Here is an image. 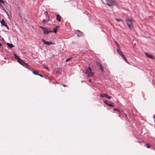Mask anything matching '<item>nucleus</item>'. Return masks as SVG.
Listing matches in <instances>:
<instances>
[{"mask_svg": "<svg viewBox=\"0 0 155 155\" xmlns=\"http://www.w3.org/2000/svg\"><path fill=\"white\" fill-rule=\"evenodd\" d=\"M88 81L89 82H91V80L90 79H89Z\"/></svg>", "mask_w": 155, "mask_h": 155, "instance_id": "obj_33", "label": "nucleus"}, {"mask_svg": "<svg viewBox=\"0 0 155 155\" xmlns=\"http://www.w3.org/2000/svg\"><path fill=\"white\" fill-rule=\"evenodd\" d=\"M124 114L125 116V117H127V115L126 114Z\"/></svg>", "mask_w": 155, "mask_h": 155, "instance_id": "obj_35", "label": "nucleus"}, {"mask_svg": "<svg viewBox=\"0 0 155 155\" xmlns=\"http://www.w3.org/2000/svg\"><path fill=\"white\" fill-rule=\"evenodd\" d=\"M145 54H146V56L147 57H149V58H151L152 59L154 58V57L153 56V55L152 54H148V53H145Z\"/></svg>", "mask_w": 155, "mask_h": 155, "instance_id": "obj_10", "label": "nucleus"}, {"mask_svg": "<svg viewBox=\"0 0 155 155\" xmlns=\"http://www.w3.org/2000/svg\"><path fill=\"white\" fill-rule=\"evenodd\" d=\"M154 119H155L154 122H155V115H154Z\"/></svg>", "mask_w": 155, "mask_h": 155, "instance_id": "obj_37", "label": "nucleus"}, {"mask_svg": "<svg viewBox=\"0 0 155 155\" xmlns=\"http://www.w3.org/2000/svg\"><path fill=\"white\" fill-rule=\"evenodd\" d=\"M106 5L109 6H117L118 3L115 0H106Z\"/></svg>", "mask_w": 155, "mask_h": 155, "instance_id": "obj_1", "label": "nucleus"}, {"mask_svg": "<svg viewBox=\"0 0 155 155\" xmlns=\"http://www.w3.org/2000/svg\"><path fill=\"white\" fill-rule=\"evenodd\" d=\"M100 97L101 98H103L104 97H106V96H107V94H102L101 93L100 94Z\"/></svg>", "mask_w": 155, "mask_h": 155, "instance_id": "obj_15", "label": "nucleus"}, {"mask_svg": "<svg viewBox=\"0 0 155 155\" xmlns=\"http://www.w3.org/2000/svg\"><path fill=\"white\" fill-rule=\"evenodd\" d=\"M123 58V59H124V60H125V61L127 63H128V61H127V59H126V58H125V55H124V54H123V55L121 56Z\"/></svg>", "mask_w": 155, "mask_h": 155, "instance_id": "obj_17", "label": "nucleus"}, {"mask_svg": "<svg viewBox=\"0 0 155 155\" xmlns=\"http://www.w3.org/2000/svg\"><path fill=\"white\" fill-rule=\"evenodd\" d=\"M133 19H127L126 20L127 24L129 28L130 29L133 26Z\"/></svg>", "mask_w": 155, "mask_h": 155, "instance_id": "obj_3", "label": "nucleus"}, {"mask_svg": "<svg viewBox=\"0 0 155 155\" xmlns=\"http://www.w3.org/2000/svg\"><path fill=\"white\" fill-rule=\"evenodd\" d=\"M32 72L33 73V74L35 75H38V72L37 71L32 70Z\"/></svg>", "mask_w": 155, "mask_h": 155, "instance_id": "obj_20", "label": "nucleus"}, {"mask_svg": "<svg viewBox=\"0 0 155 155\" xmlns=\"http://www.w3.org/2000/svg\"><path fill=\"white\" fill-rule=\"evenodd\" d=\"M0 8L3 10H4L5 12H7L6 10L4 8V6L1 4H0Z\"/></svg>", "mask_w": 155, "mask_h": 155, "instance_id": "obj_14", "label": "nucleus"}, {"mask_svg": "<svg viewBox=\"0 0 155 155\" xmlns=\"http://www.w3.org/2000/svg\"><path fill=\"white\" fill-rule=\"evenodd\" d=\"M87 74V77H91L93 76L94 74L91 72V68L89 67L86 69V72L85 73Z\"/></svg>", "mask_w": 155, "mask_h": 155, "instance_id": "obj_2", "label": "nucleus"}, {"mask_svg": "<svg viewBox=\"0 0 155 155\" xmlns=\"http://www.w3.org/2000/svg\"><path fill=\"white\" fill-rule=\"evenodd\" d=\"M7 45L8 47H9L10 48H12L14 47V46L12 44L7 43Z\"/></svg>", "mask_w": 155, "mask_h": 155, "instance_id": "obj_16", "label": "nucleus"}, {"mask_svg": "<svg viewBox=\"0 0 155 155\" xmlns=\"http://www.w3.org/2000/svg\"><path fill=\"white\" fill-rule=\"evenodd\" d=\"M114 42L115 43V44H116V45L118 47V48H120V45H119V44L117 43V42L116 41H114Z\"/></svg>", "mask_w": 155, "mask_h": 155, "instance_id": "obj_24", "label": "nucleus"}, {"mask_svg": "<svg viewBox=\"0 0 155 155\" xmlns=\"http://www.w3.org/2000/svg\"><path fill=\"white\" fill-rule=\"evenodd\" d=\"M106 104H107L108 106H109L111 107H114V105L112 104H110L109 103H106Z\"/></svg>", "mask_w": 155, "mask_h": 155, "instance_id": "obj_21", "label": "nucleus"}, {"mask_svg": "<svg viewBox=\"0 0 155 155\" xmlns=\"http://www.w3.org/2000/svg\"><path fill=\"white\" fill-rule=\"evenodd\" d=\"M56 19L59 22L61 21V17L59 14L56 15Z\"/></svg>", "mask_w": 155, "mask_h": 155, "instance_id": "obj_9", "label": "nucleus"}, {"mask_svg": "<svg viewBox=\"0 0 155 155\" xmlns=\"http://www.w3.org/2000/svg\"><path fill=\"white\" fill-rule=\"evenodd\" d=\"M38 75L41 77H43V76L41 74H38Z\"/></svg>", "mask_w": 155, "mask_h": 155, "instance_id": "obj_32", "label": "nucleus"}, {"mask_svg": "<svg viewBox=\"0 0 155 155\" xmlns=\"http://www.w3.org/2000/svg\"><path fill=\"white\" fill-rule=\"evenodd\" d=\"M63 86H64V87H65L66 86V85L65 84H63Z\"/></svg>", "mask_w": 155, "mask_h": 155, "instance_id": "obj_34", "label": "nucleus"}, {"mask_svg": "<svg viewBox=\"0 0 155 155\" xmlns=\"http://www.w3.org/2000/svg\"><path fill=\"white\" fill-rule=\"evenodd\" d=\"M78 36H81L82 35V32L79 30H77L76 31Z\"/></svg>", "mask_w": 155, "mask_h": 155, "instance_id": "obj_13", "label": "nucleus"}, {"mask_svg": "<svg viewBox=\"0 0 155 155\" xmlns=\"http://www.w3.org/2000/svg\"><path fill=\"white\" fill-rule=\"evenodd\" d=\"M115 20L117 21L118 22H120V21H122V22H123V20H122L121 19H120V18H119V19H118V18H115Z\"/></svg>", "mask_w": 155, "mask_h": 155, "instance_id": "obj_23", "label": "nucleus"}, {"mask_svg": "<svg viewBox=\"0 0 155 155\" xmlns=\"http://www.w3.org/2000/svg\"><path fill=\"white\" fill-rule=\"evenodd\" d=\"M106 98L108 99H110L111 98V97L107 94V96L106 97Z\"/></svg>", "mask_w": 155, "mask_h": 155, "instance_id": "obj_25", "label": "nucleus"}, {"mask_svg": "<svg viewBox=\"0 0 155 155\" xmlns=\"http://www.w3.org/2000/svg\"><path fill=\"white\" fill-rule=\"evenodd\" d=\"M117 53L120 55L121 56L123 54L122 52L119 49V48H118L117 49Z\"/></svg>", "mask_w": 155, "mask_h": 155, "instance_id": "obj_11", "label": "nucleus"}, {"mask_svg": "<svg viewBox=\"0 0 155 155\" xmlns=\"http://www.w3.org/2000/svg\"><path fill=\"white\" fill-rule=\"evenodd\" d=\"M42 41L43 42L44 44H46L48 45H55L54 43H53L51 42H48V41H45L44 39H42Z\"/></svg>", "mask_w": 155, "mask_h": 155, "instance_id": "obj_7", "label": "nucleus"}, {"mask_svg": "<svg viewBox=\"0 0 155 155\" xmlns=\"http://www.w3.org/2000/svg\"><path fill=\"white\" fill-rule=\"evenodd\" d=\"M1 3L4 5V4L5 2L2 0H0V4H1Z\"/></svg>", "mask_w": 155, "mask_h": 155, "instance_id": "obj_27", "label": "nucleus"}, {"mask_svg": "<svg viewBox=\"0 0 155 155\" xmlns=\"http://www.w3.org/2000/svg\"><path fill=\"white\" fill-rule=\"evenodd\" d=\"M43 68L45 69H46L48 71H49V69L46 66H45L43 67Z\"/></svg>", "mask_w": 155, "mask_h": 155, "instance_id": "obj_28", "label": "nucleus"}, {"mask_svg": "<svg viewBox=\"0 0 155 155\" xmlns=\"http://www.w3.org/2000/svg\"><path fill=\"white\" fill-rule=\"evenodd\" d=\"M107 101H104V102L105 104H106V103H107Z\"/></svg>", "mask_w": 155, "mask_h": 155, "instance_id": "obj_31", "label": "nucleus"}, {"mask_svg": "<svg viewBox=\"0 0 155 155\" xmlns=\"http://www.w3.org/2000/svg\"><path fill=\"white\" fill-rule=\"evenodd\" d=\"M46 17L47 18V20L43 19V23L44 24H45L46 23H47L48 22V21H49V15L48 14V12L47 11L46 12Z\"/></svg>", "mask_w": 155, "mask_h": 155, "instance_id": "obj_6", "label": "nucleus"}, {"mask_svg": "<svg viewBox=\"0 0 155 155\" xmlns=\"http://www.w3.org/2000/svg\"><path fill=\"white\" fill-rule=\"evenodd\" d=\"M0 22L1 23V25H3L6 27L8 29V27L7 25V24L5 22L4 20L2 19V20L0 21Z\"/></svg>", "mask_w": 155, "mask_h": 155, "instance_id": "obj_8", "label": "nucleus"}, {"mask_svg": "<svg viewBox=\"0 0 155 155\" xmlns=\"http://www.w3.org/2000/svg\"><path fill=\"white\" fill-rule=\"evenodd\" d=\"M114 110H117L119 111V117H120V113L121 112V111H122V110H119V109H116V108H114Z\"/></svg>", "mask_w": 155, "mask_h": 155, "instance_id": "obj_18", "label": "nucleus"}, {"mask_svg": "<svg viewBox=\"0 0 155 155\" xmlns=\"http://www.w3.org/2000/svg\"><path fill=\"white\" fill-rule=\"evenodd\" d=\"M147 148H150V145L148 144H145Z\"/></svg>", "mask_w": 155, "mask_h": 155, "instance_id": "obj_26", "label": "nucleus"}, {"mask_svg": "<svg viewBox=\"0 0 155 155\" xmlns=\"http://www.w3.org/2000/svg\"><path fill=\"white\" fill-rule=\"evenodd\" d=\"M59 26H56L55 28H54L53 29V32H54L55 33H56L57 31V30Z\"/></svg>", "mask_w": 155, "mask_h": 155, "instance_id": "obj_12", "label": "nucleus"}, {"mask_svg": "<svg viewBox=\"0 0 155 155\" xmlns=\"http://www.w3.org/2000/svg\"><path fill=\"white\" fill-rule=\"evenodd\" d=\"M22 65L25 67H29V65L25 62H24V63L23 64V65Z\"/></svg>", "mask_w": 155, "mask_h": 155, "instance_id": "obj_22", "label": "nucleus"}, {"mask_svg": "<svg viewBox=\"0 0 155 155\" xmlns=\"http://www.w3.org/2000/svg\"><path fill=\"white\" fill-rule=\"evenodd\" d=\"M71 58H68V59H66V62H67V61H69Z\"/></svg>", "mask_w": 155, "mask_h": 155, "instance_id": "obj_30", "label": "nucleus"}, {"mask_svg": "<svg viewBox=\"0 0 155 155\" xmlns=\"http://www.w3.org/2000/svg\"><path fill=\"white\" fill-rule=\"evenodd\" d=\"M99 67H100V69L102 71H103V68L102 66V64H101L100 63H99Z\"/></svg>", "mask_w": 155, "mask_h": 155, "instance_id": "obj_19", "label": "nucleus"}, {"mask_svg": "<svg viewBox=\"0 0 155 155\" xmlns=\"http://www.w3.org/2000/svg\"><path fill=\"white\" fill-rule=\"evenodd\" d=\"M2 46V44H1V42H0V46Z\"/></svg>", "mask_w": 155, "mask_h": 155, "instance_id": "obj_36", "label": "nucleus"}, {"mask_svg": "<svg viewBox=\"0 0 155 155\" xmlns=\"http://www.w3.org/2000/svg\"><path fill=\"white\" fill-rule=\"evenodd\" d=\"M29 67H26V68L28 69H29V70H31V67L30 66H29Z\"/></svg>", "mask_w": 155, "mask_h": 155, "instance_id": "obj_29", "label": "nucleus"}, {"mask_svg": "<svg viewBox=\"0 0 155 155\" xmlns=\"http://www.w3.org/2000/svg\"><path fill=\"white\" fill-rule=\"evenodd\" d=\"M40 28L42 29L43 31V33L45 34H47L49 32H53V31H51L49 29L46 28L42 26H40Z\"/></svg>", "mask_w": 155, "mask_h": 155, "instance_id": "obj_4", "label": "nucleus"}, {"mask_svg": "<svg viewBox=\"0 0 155 155\" xmlns=\"http://www.w3.org/2000/svg\"><path fill=\"white\" fill-rule=\"evenodd\" d=\"M14 55L15 58L17 60V61L21 65H23V64L24 63V61L22 59H20L19 57L17 56L16 54L14 53Z\"/></svg>", "mask_w": 155, "mask_h": 155, "instance_id": "obj_5", "label": "nucleus"}]
</instances>
